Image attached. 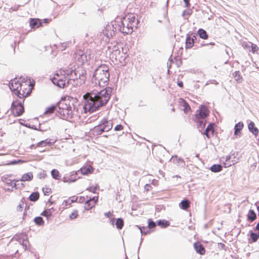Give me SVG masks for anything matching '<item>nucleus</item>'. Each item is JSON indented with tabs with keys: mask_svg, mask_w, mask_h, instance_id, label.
<instances>
[{
	"mask_svg": "<svg viewBox=\"0 0 259 259\" xmlns=\"http://www.w3.org/2000/svg\"><path fill=\"white\" fill-rule=\"evenodd\" d=\"M110 97L111 92L106 88L100 91L93 90L87 93L83 96L85 100L83 106L85 112H94L101 107L105 106Z\"/></svg>",
	"mask_w": 259,
	"mask_h": 259,
	"instance_id": "1",
	"label": "nucleus"
},
{
	"mask_svg": "<svg viewBox=\"0 0 259 259\" xmlns=\"http://www.w3.org/2000/svg\"><path fill=\"white\" fill-rule=\"evenodd\" d=\"M35 84V81L29 78H20L12 81L10 89L12 92L23 101L29 96Z\"/></svg>",
	"mask_w": 259,
	"mask_h": 259,
	"instance_id": "2",
	"label": "nucleus"
},
{
	"mask_svg": "<svg viewBox=\"0 0 259 259\" xmlns=\"http://www.w3.org/2000/svg\"><path fill=\"white\" fill-rule=\"evenodd\" d=\"M72 100V98L66 96L62 98L58 103L57 112L62 118L68 119L73 117L74 105Z\"/></svg>",
	"mask_w": 259,
	"mask_h": 259,
	"instance_id": "3",
	"label": "nucleus"
},
{
	"mask_svg": "<svg viewBox=\"0 0 259 259\" xmlns=\"http://www.w3.org/2000/svg\"><path fill=\"white\" fill-rule=\"evenodd\" d=\"M109 73L108 65L101 64L95 71L92 81L99 86H105L109 81Z\"/></svg>",
	"mask_w": 259,
	"mask_h": 259,
	"instance_id": "4",
	"label": "nucleus"
},
{
	"mask_svg": "<svg viewBox=\"0 0 259 259\" xmlns=\"http://www.w3.org/2000/svg\"><path fill=\"white\" fill-rule=\"evenodd\" d=\"M51 80L55 85L60 88H64L69 84V72L67 70L61 69L56 71Z\"/></svg>",
	"mask_w": 259,
	"mask_h": 259,
	"instance_id": "5",
	"label": "nucleus"
},
{
	"mask_svg": "<svg viewBox=\"0 0 259 259\" xmlns=\"http://www.w3.org/2000/svg\"><path fill=\"white\" fill-rule=\"evenodd\" d=\"M119 30L124 34H129L133 31L136 24V17L134 14L130 13L123 18L121 21Z\"/></svg>",
	"mask_w": 259,
	"mask_h": 259,
	"instance_id": "6",
	"label": "nucleus"
},
{
	"mask_svg": "<svg viewBox=\"0 0 259 259\" xmlns=\"http://www.w3.org/2000/svg\"><path fill=\"white\" fill-rule=\"evenodd\" d=\"M209 114V110L207 106L200 105L194 115L193 120L197 123L198 127L204 128L205 126V121L203 120L206 118Z\"/></svg>",
	"mask_w": 259,
	"mask_h": 259,
	"instance_id": "7",
	"label": "nucleus"
},
{
	"mask_svg": "<svg viewBox=\"0 0 259 259\" xmlns=\"http://www.w3.org/2000/svg\"><path fill=\"white\" fill-rule=\"evenodd\" d=\"M75 78H73L76 86H79L85 83L86 79V71L82 67L74 70Z\"/></svg>",
	"mask_w": 259,
	"mask_h": 259,
	"instance_id": "8",
	"label": "nucleus"
},
{
	"mask_svg": "<svg viewBox=\"0 0 259 259\" xmlns=\"http://www.w3.org/2000/svg\"><path fill=\"white\" fill-rule=\"evenodd\" d=\"M11 111L15 116L21 115L24 112L23 102L18 100H14L11 105Z\"/></svg>",
	"mask_w": 259,
	"mask_h": 259,
	"instance_id": "9",
	"label": "nucleus"
},
{
	"mask_svg": "<svg viewBox=\"0 0 259 259\" xmlns=\"http://www.w3.org/2000/svg\"><path fill=\"white\" fill-rule=\"evenodd\" d=\"M13 239L18 241L19 244L23 246L24 249L27 248L28 244V240L27 235L24 233L16 234L13 237Z\"/></svg>",
	"mask_w": 259,
	"mask_h": 259,
	"instance_id": "10",
	"label": "nucleus"
},
{
	"mask_svg": "<svg viewBox=\"0 0 259 259\" xmlns=\"http://www.w3.org/2000/svg\"><path fill=\"white\" fill-rule=\"evenodd\" d=\"M115 29L113 24H108L103 30V34L109 39L115 35Z\"/></svg>",
	"mask_w": 259,
	"mask_h": 259,
	"instance_id": "11",
	"label": "nucleus"
},
{
	"mask_svg": "<svg viewBox=\"0 0 259 259\" xmlns=\"http://www.w3.org/2000/svg\"><path fill=\"white\" fill-rule=\"evenodd\" d=\"M121 53L119 48L116 46H114L112 51L110 54V58L113 62L118 63L120 62Z\"/></svg>",
	"mask_w": 259,
	"mask_h": 259,
	"instance_id": "12",
	"label": "nucleus"
},
{
	"mask_svg": "<svg viewBox=\"0 0 259 259\" xmlns=\"http://www.w3.org/2000/svg\"><path fill=\"white\" fill-rule=\"evenodd\" d=\"M74 55L75 59L82 65L88 61L87 56L82 50H77Z\"/></svg>",
	"mask_w": 259,
	"mask_h": 259,
	"instance_id": "13",
	"label": "nucleus"
},
{
	"mask_svg": "<svg viewBox=\"0 0 259 259\" xmlns=\"http://www.w3.org/2000/svg\"><path fill=\"white\" fill-rule=\"evenodd\" d=\"M98 201V196H95L86 200L84 204V208L86 210H90L94 207Z\"/></svg>",
	"mask_w": 259,
	"mask_h": 259,
	"instance_id": "14",
	"label": "nucleus"
},
{
	"mask_svg": "<svg viewBox=\"0 0 259 259\" xmlns=\"http://www.w3.org/2000/svg\"><path fill=\"white\" fill-rule=\"evenodd\" d=\"M197 37L195 35H189L186 37L185 48L186 49H191L194 45L195 41Z\"/></svg>",
	"mask_w": 259,
	"mask_h": 259,
	"instance_id": "15",
	"label": "nucleus"
},
{
	"mask_svg": "<svg viewBox=\"0 0 259 259\" xmlns=\"http://www.w3.org/2000/svg\"><path fill=\"white\" fill-rule=\"evenodd\" d=\"M94 167L91 165H85L81 167L77 172H80L83 175H89L93 173Z\"/></svg>",
	"mask_w": 259,
	"mask_h": 259,
	"instance_id": "16",
	"label": "nucleus"
},
{
	"mask_svg": "<svg viewBox=\"0 0 259 259\" xmlns=\"http://www.w3.org/2000/svg\"><path fill=\"white\" fill-rule=\"evenodd\" d=\"M179 104L181 107H183V111L185 114H188L191 111V108L189 104L183 98L179 99Z\"/></svg>",
	"mask_w": 259,
	"mask_h": 259,
	"instance_id": "17",
	"label": "nucleus"
},
{
	"mask_svg": "<svg viewBox=\"0 0 259 259\" xmlns=\"http://www.w3.org/2000/svg\"><path fill=\"white\" fill-rule=\"evenodd\" d=\"M214 124L213 123H210L207 126L205 131L204 132L203 134L205 135L207 139H210L214 135Z\"/></svg>",
	"mask_w": 259,
	"mask_h": 259,
	"instance_id": "18",
	"label": "nucleus"
},
{
	"mask_svg": "<svg viewBox=\"0 0 259 259\" xmlns=\"http://www.w3.org/2000/svg\"><path fill=\"white\" fill-rule=\"evenodd\" d=\"M29 24L32 29H36L41 26L42 22L39 19L31 18L30 20Z\"/></svg>",
	"mask_w": 259,
	"mask_h": 259,
	"instance_id": "19",
	"label": "nucleus"
},
{
	"mask_svg": "<svg viewBox=\"0 0 259 259\" xmlns=\"http://www.w3.org/2000/svg\"><path fill=\"white\" fill-rule=\"evenodd\" d=\"M194 247L197 253L201 255H204L205 253V248L200 242L194 243Z\"/></svg>",
	"mask_w": 259,
	"mask_h": 259,
	"instance_id": "20",
	"label": "nucleus"
},
{
	"mask_svg": "<svg viewBox=\"0 0 259 259\" xmlns=\"http://www.w3.org/2000/svg\"><path fill=\"white\" fill-rule=\"evenodd\" d=\"M110 130V126L108 127H107L106 128H104L103 127V125H101V124H100L98 126H96L94 127L93 131L95 134L96 135H100L103 132H108Z\"/></svg>",
	"mask_w": 259,
	"mask_h": 259,
	"instance_id": "21",
	"label": "nucleus"
},
{
	"mask_svg": "<svg viewBox=\"0 0 259 259\" xmlns=\"http://www.w3.org/2000/svg\"><path fill=\"white\" fill-rule=\"evenodd\" d=\"M33 178V175L32 172H28L24 174L21 177L20 181L22 182L30 181Z\"/></svg>",
	"mask_w": 259,
	"mask_h": 259,
	"instance_id": "22",
	"label": "nucleus"
},
{
	"mask_svg": "<svg viewBox=\"0 0 259 259\" xmlns=\"http://www.w3.org/2000/svg\"><path fill=\"white\" fill-rule=\"evenodd\" d=\"M179 207L184 210H187L190 207V201L188 200H183L179 204Z\"/></svg>",
	"mask_w": 259,
	"mask_h": 259,
	"instance_id": "23",
	"label": "nucleus"
},
{
	"mask_svg": "<svg viewBox=\"0 0 259 259\" xmlns=\"http://www.w3.org/2000/svg\"><path fill=\"white\" fill-rule=\"evenodd\" d=\"M244 124L242 122H239L237 123L235 126L234 135L236 136H240L241 134V131L243 128Z\"/></svg>",
	"mask_w": 259,
	"mask_h": 259,
	"instance_id": "24",
	"label": "nucleus"
},
{
	"mask_svg": "<svg viewBox=\"0 0 259 259\" xmlns=\"http://www.w3.org/2000/svg\"><path fill=\"white\" fill-rule=\"evenodd\" d=\"M248 129L250 132L256 136L258 133V130L255 127V124L253 121H251L248 125Z\"/></svg>",
	"mask_w": 259,
	"mask_h": 259,
	"instance_id": "25",
	"label": "nucleus"
},
{
	"mask_svg": "<svg viewBox=\"0 0 259 259\" xmlns=\"http://www.w3.org/2000/svg\"><path fill=\"white\" fill-rule=\"evenodd\" d=\"M256 219V215L253 210H249L247 214V220L249 222H253Z\"/></svg>",
	"mask_w": 259,
	"mask_h": 259,
	"instance_id": "26",
	"label": "nucleus"
},
{
	"mask_svg": "<svg viewBox=\"0 0 259 259\" xmlns=\"http://www.w3.org/2000/svg\"><path fill=\"white\" fill-rule=\"evenodd\" d=\"M55 210L53 208L47 209L41 213V215L49 218L52 215Z\"/></svg>",
	"mask_w": 259,
	"mask_h": 259,
	"instance_id": "27",
	"label": "nucleus"
},
{
	"mask_svg": "<svg viewBox=\"0 0 259 259\" xmlns=\"http://www.w3.org/2000/svg\"><path fill=\"white\" fill-rule=\"evenodd\" d=\"M197 33L199 37L203 39H206L208 37L206 31L201 28L198 29Z\"/></svg>",
	"mask_w": 259,
	"mask_h": 259,
	"instance_id": "28",
	"label": "nucleus"
},
{
	"mask_svg": "<svg viewBox=\"0 0 259 259\" xmlns=\"http://www.w3.org/2000/svg\"><path fill=\"white\" fill-rule=\"evenodd\" d=\"M39 198V194L38 192H35L32 193L29 196V199L31 201L35 202L37 201Z\"/></svg>",
	"mask_w": 259,
	"mask_h": 259,
	"instance_id": "29",
	"label": "nucleus"
},
{
	"mask_svg": "<svg viewBox=\"0 0 259 259\" xmlns=\"http://www.w3.org/2000/svg\"><path fill=\"white\" fill-rule=\"evenodd\" d=\"M234 77L238 83H241L243 81V77L239 71H235L234 73Z\"/></svg>",
	"mask_w": 259,
	"mask_h": 259,
	"instance_id": "30",
	"label": "nucleus"
},
{
	"mask_svg": "<svg viewBox=\"0 0 259 259\" xmlns=\"http://www.w3.org/2000/svg\"><path fill=\"white\" fill-rule=\"evenodd\" d=\"M222 166L220 164H214L210 167V170L214 172H217L221 171Z\"/></svg>",
	"mask_w": 259,
	"mask_h": 259,
	"instance_id": "31",
	"label": "nucleus"
},
{
	"mask_svg": "<svg viewBox=\"0 0 259 259\" xmlns=\"http://www.w3.org/2000/svg\"><path fill=\"white\" fill-rule=\"evenodd\" d=\"M51 175L52 177L56 180H59L61 177L59 171L56 169H54L52 170Z\"/></svg>",
	"mask_w": 259,
	"mask_h": 259,
	"instance_id": "32",
	"label": "nucleus"
},
{
	"mask_svg": "<svg viewBox=\"0 0 259 259\" xmlns=\"http://www.w3.org/2000/svg\"><path fill=\"white\" fill-rule=\"evenodd\" d=\"M34 222L38 226H43L45 224L44 221L40 217H35L34 219Z\"/></svg>",
	"mask_w": 259,
	"mask_h": 259,
	"instance_id": "33",
	"label": "nucleus"
},
{
	"mask_svg": "<svg viewBox=\"0 0 259 259\" xmlns=\"http://www.w3.org/2000/svg\"><path fill=\"white\" fill-rule=\"evenodd\" d=\"M116 228L118 229H121L123 226L124 225V222L122 219L119 218L116 220V223H115Z\"/></svg>",
	"mask_w": 259,
	"mask_h": 259,
	"instance_id": "34",
	"label": "nucleus"
},
{
	"mask_svg": "<svg viewBox=\"0 0 259 259\" xmlns=\"http://www.w3.org/2000/svg\"><path fill=\"white\" fill-rule=\"evenodd\" d=\"M101 125H103V127L105 129L107 127L110 126V129L112 128V124L110 121H108L106 119H104L101 121Z\"/></svg>",
	"mask_w": 259,
	"mask_h": 259,
	"instance_id": "35",
	"label": "nucleus"
},
{
	"mask_svg": "<svg viewBox=\"0 0 259 259\" xmlns=\"http://www.w3.org/2000/svg\"><path fill=\"white\" fill-rule=\"evenodd\" d=\"M78 216V210L74 209L69 215V219L71 220L76 219Z\"/></svg>",
	"mask_w": 259,
	"mask_h": 259,
	"instance_id": "36",
	"label": "nucleus"
},
{
	"mask_svg": "<svg viewBox=\"0 0 259 259\" xmlns=\"http://www.w3.org/2000/svg\"><path fill=\"white\" fill-rule=\"evenodd\" d=\"M99 189V186L98 184H96L95 186H91L87 188V190L92 193H96V191Z\"/></svg>",
	"mask_w": 259,
	"mask_h": 259,
	"instance_id": "37",
	"label": "nucleus"
},
{
	"mask_svg": "<svg viewBox=\"0 0 259 259\" xmlns=\"http://www.w3.org/2000/svg\"><path fill=\"white\" fill-rule=\"evenodd\" d=\"M251 50L250 51L252 53L257 54H259V48L256 45L251 44Z\"/></svg>",
	"mask_w": 259,
	"mask_h": 259,
	"instance_id": "38",
	"label": "nucleus"
},
{
	"mask_svg": "<svg viewBox=\"0 0 259 259\" xmlns=\"http://www.w3.org/2000/svg\"><path fill=\"white\" fill-rule=\"evenodd\" d=\"M24 204V202L23 201H21L16 207V211L18 212H22Z\"/></svg>",
	"mask_w": 259,
	"mask_h": 259,
	"instance_id": "39",
	"label": "nucleus"
},
{
	"mask_svg": "<svg viewBox=\"0 0 259 259\" xmlns=\"http://www.w3.org/2000/svg\"><path fill=\"white\" fill-rule=\"evenodd\" d=\"M50 143V140H48V139L44 141H41L39 142H38L37 144V146L39 147H43L46 146L47 145H49Z\"/></svg>",
	"mask_w": 259,
	"mask_h": 259,
	"instance_id": "40",
	"label": "nucleus"
},
{
	"mask_svg": "<svg viewBox=\"0 0 259 259\" xmlns=\"http://www.w3.org/2000/svg\"><path fill=\"white\" fill-rule=\"evenodd\" d=\"M55 110H56L55 106H52L49 107L47 109V110L46 111V113H47V114L53 113L55 111Z\"/></svg>",
	"mask_w": 259,
	"mask_h": 259,
	"instance_id": "41",
	"label": "nucleus"
},
{
	"mask_svg": "<svg viewBox=\"0 0 259 259\" xmlns=\"http://www.w3.org/2000/svg\"><path fill=\"white\" fill-rule=\"evenodd\" d=\"M42 192L45 195H49L52 192V190L49 187H44L42 188Z\"/></svg>",
	"mask_w": 259,
	"mask_h": 259,
	"instance_id": "42",
	"label": "nucleus"
},
{
	"mask_svg": "<svg viewBox=\"0 0 259 259\" xmlns=\"http://www.w3.org/2000/svg\"><path fill=\"white\" fill-rule=\"evenodd\" d=\"M158 225L162 226L164 227H167L169 225L167 221H164V220L161 221L159 220L158 222Z\"/></svg>",
	"mask_w": 259,
	"mask_h": 259,
	"instance_id": "43",
	"label": "nucleus"
},
{
	"mask_svg": "<svg viewBox=\"0 0 259 259\" xmlns=\"http://www.w3.org/2000/svg\"><path fill=\"white\" fill-rule=\"evenodd\" d=\"M156 227V224L155 222L152 221V220H148V227L150 229L154 228Z\"/></svg>",
	"mask_w": 259,
	"mask_h": 259,
	"instance_id": "44",
	"label": "nucleus"
},
{
	"mask_svg": "<svg viewBox=\"0 0 259 259\" xmlns=\"http://www.w3.org/2000/svg\"><path fill=\"white\" fill-rule=\"evenodd\" d=\"M76 200L72 199L71 200H64L63 202V205H64L65 206H67L68 205H70L71 204V203L75 202Z\"/></svg>",
	"mask_w": 259,
	"mask_h": 259,
	"instance_id": "45",
	"label": "nucleus"
},
{
	"mask_svg": "<svg viewBox=\"0 0 259 259\" xmlns=\"http://www.w3.org/2000/svg\"><path fill=\"white\" fill-rule=\"evenodd\" d=\"M251 44H252V43L250 42H244L243 43L242 46H243V48H244L245 49H249V48H251Z\"/></svg>",
	"mask_w": 259,
	"mask_h": 259,
	"instance_id": "46",
	"label": "nucleus"
},
{
	"mask_svg": "<svg viewBox=\"0 0 259 259\" xmlns=\"http://www.w3.org/2000/svg\"><path fill=\"white\" fill-rule=\"evenodd\" d=\"M123 129V126L121 124H118L115 126L114 127V131H121Z\"/></svg>",
	"mask_w": 259,
	"mask_h": 259,
	"instance_id": "47",
	"label": "nucleus"
},
{
	"mask_svg": "<svg viewBox=\"0 0 259 259\" xmlns=\"http://www.w3.org/2000/svg\"><path fill=\"white\" fill-rule=\"evenodd\" d=\"M105 217L108 218H110L113 216V211H108L104 213Z\"/></svg>",
	"mask_w": 259,
	"mask_h": 259,
	"instance_id": "48",
	"label": "nucleus"
},
{
	"mask_svg": "<svg viewBox=\"0 0 259 259\" xmlns=\"http://www.w3.org/2000/svg\"><path fill=\"white\" fill-rule=\"evenodd\" d=\"M145 190L147 191H149L151 190V186H150V185L149 184H146L145 186Z\"/></svg>",
	"mask_w": 259,
	"mask_h": 259,
	"instance_id": "49",
	"label": "nucleus"
},
{
	"mask_svg": "<svg viewBox=\"0 0 259 259\" xmlns=\"http://www.w3.org/2000/svg\"><path fill=\"white\" fill-rule=\"evenodd\" d=\"M189 1L190 0H184V2L185 4V6L187 8L189 7L190 6Z\"/></svg>",
	"mask_w": 259,
	"mask_h": 259,
	"instance_id": "50",
	"label": "nucleus"
},
{
	"mask_svg": "<svg viewBox=\"0 0 259 259\" xmlns=\"http://www.w3.org/2000/svg\"><path fill=\"white\" fill-rule=\"evenodd\" d=\"M177 84L179 87L183 88V83L182 81H178Z\"/></svg>",
	"mask_w": 259,
	"mask_h": 259,
	"instance_id": "51",
	"label": "nucleus"
},
{
	"mask_svg": "<svg viewBox=\"0 0 259 259\" xmlns=\"http://www.w3.org/2000/svg\"><path fill=\"white\" fill-rule=\"evenodd\" d=\"M38 146H37V144L36 145H34V144H32L30 146V148L31 149H35L36 147H38Z\"/></svg>",
	"mask_w": 259,
	"mask_h": 259,
	"instance_id": "52",
	"label": "nucleus"
},
{
	"mask_svg": "<svg viewBox=\"0 0 259 259\" xmlns=\"http://www.w3.org/2000/svg\"><path fill=\"white\" fill-rule=\"evenodd\" d=\"M255 229L256 230H259V222L258 223V224L256 226Z\"/></svg>",
	"mask_w": 259,
	"mask_h": 259,
	"instance_id": "53",
	"label": "nucleus"
},
{
	"mask_svg": "<svg viewBox=\"0 0 259 259\" xmlns=\"http://www.w3.org/2000/svg\"><path fill=\"white\" fill-rule=\"evenodd\" d=\"M257 210H258V215H259V206H258L257 207Z\"/></svg>",
	"mask_w": 259,
	"mask_h": 259,
	"instance_id": "54",
	"label": "nucleus"
},
{
	"mask_svg": "<svg viewBox=\"0 0 259 259\" xmlns=\"http://www.w3.org/2000/svg\"><path fill=\"white\" fill-rule=\"evenodd\" d=\"M114 220H115V219H113L111 220L112 222V223H113V222H114Z\"/></svg>",
	"mask_w": 259,
	"mask_h": 259,
	"instance_id": "55",
	"label": "nucleus"
},
{
	"mask_svg": "<svg viewBox=\"0 0 259 259\" xmlns=\"http://www.w3.org/2000/svg\"><path fill=\"white\" fill-rule=\"evenodd\" d=\"M172 110L173 111H175V108H172Z\"/></svg>",
	"mask_w": 259,
	"mask_h": 259,
	"instance_id": "56",
	"label": "nucleus"
},
{
	"mask_svg": "<svg viewBox=\"0 0 259 259\" xmlns=\"http://www.w3.org/2000/svg\"><path fill=\"white\" fill-rule=\"evenodd\" d=\"M75 181V180H71V182H74Z\"/></svg>",
	"mask_w": 259,
	"mask_h": 259,
	"instance_id": "57",
	"label": "nucleus"
},
{
	"mask_svg": "<svg viewBox=\"0 0 259 259\" xmlns=\"http://www.w3.org/2000/svg\"><path fill=\"white\" fill-rule=\"evenodd\" d=\"M14 186L16 187V183H14Z\"/></svg>",
	"mask_w": 259,
	"mask_h": 259,
	"instance_id": "58",
	"label": "nucleus"
}]
</instances>
